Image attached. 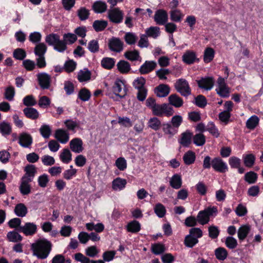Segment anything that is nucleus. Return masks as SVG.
Returning a JSON list of instances; mask_svg holds the SVG:
<instances>
[{
  "mask_svg": "<svg viewBox=\"0 0 263 263\" xmlns=\"http://www.w3.org/2000/svg\"><path fill=\"white\" fill-rule=\"evenodd\" d=\"M51 243L45 239H39L31 245L33 254L38 258L44 259L49 255L51 250Z\"/></svg>",
  "mask_w": 263,
  "mask_h": 263,
  "instance_id": "nucleus-1",
  "label": "nucleus"
},
{
  "mask_svg": "<svg viewBox=\"0 0 263 263\" xmlns=\"http://www.w3.org/2000/svg\"><path fill=\"white\" fill-rule=\"evenodd\" d=\"M217 213V209L215 206L208 207L204 210L200 211L197 216V220L198 222L204 225L209 222L210 221V217L211 216H215Z\"/></svg>",
  "mask_w": 263,
  "mask_h": 263,
  "instance_id": "nucleus-2",
  "label": "nucleus"
},
{
  "mask_svg": "<svg viewBox=\"0 0 263 263\" xmlns=\"http://www.w3.org/2000/svg\"><path fill=\"white\" fill-rule=\"evenodd\" d=\"M46 51L47 46L44 43H38L34 47V53L38 57L36 59V65L39 68H43L46 65L44 57Z\"/></svg>",
  "mask_w": 263,
  "mask_h": 263,
  "instance_id": "nucleus-3",
  "label": "nucleus"
},
{
  "mask_svg": "<svg viewBox=\"0 0 263 263\" xmlns=\"http://www.w3.org/2000/svg\"><path fill=\"white\" fill-rule=\"evenodd\" d=\"M107 13L109 20L114 23H120L123 19V13L118 8L109 9Z\"/></svg>",
  "mask_w": 263,
  "mask_h": 263,
  "instance_id": "nucleus-4",
  "label": "nucleus"
},
{
  "mask_svg": "<svg viewBox=\"0 0 263 263\" xmlns=\"http://www.w3.org/2000/svg\"><path fill=\"white\" fill-rule=\"evenodd\" d=\"M176 90L183 96H187L191 94V89L187 82L183 79H179L175 83Z\"/></svg>",
  "mask_w": 263,
  "mask_h": 263,
  "instance_id": "nucleus-5",
  "label": "nucleus"
},
{
  "mask_svg": "<svg viewBox=\"0 0 263 263\" xmlns=\"http://www.w3.org/2000/svg\"><path fill=\"white\" fill-rule=\"evenodd\" d=\"M112 90L114 93L121 98H124L127 93V89L123 81L119 79L115 81Z\"/></svg>",
  "mask_w": 263,
  "mask_h": 263,
  "instance_id": "nucleus-6",
  "label": "nucleus"
},
{
  "mask_svg": "<svg viewBox=\"0 0 263 263\" xmlns=\"http://www.w3.org/2000/svg\"><path fill=\"white\" fill-rule=\"evenodd\" d=\"M108 47L111 51L120 52L123 49V42L119 38L112 37L108 41Z\"/></svg>",
  "mask_w": 263,
  "mask_h": 263,
  "instance_id": "nucleus-7",
  "label": "nucleus"
},
{
  "mask_svg": "<svg viewBox=\"0 0 263 263\" xmlns=\"http://www.w3.org/2000/svg\"><path fill=\"white\" fill-rule=\"evenodd\" d=\"M36 225L32 222H26L24 226L17 228V231L23 233L26 236L33 235L36 232Z\"/></svg>",
  "mask_w": 263,
  "mask_h": 263,
  "instance_id": "nucleus-8",
  "label": "nucleus"
},
{
  "mask_svg": "<svg viewBox=\"0 0 263 263\" xmlns=\"http://www.w3.org/2000/svg\"><path fill=\"white\" fill-rule=\"evenodd\" d=\"M211 164L212 166L216 171L220 173H224L228 171L227 165L219 157L214 158L212 160Z\"/></svg>",
  "mask_w": 263,
  "mask_h": 263,
  "instance_id": "nucleus-9",
  "label": "nucleus"
},
{
  "mask_svg": "<svg viewBox=\"0 0 263 263\" xmlns=\"http://www.w3.org/2000/svg\"><path fill=\"white\" fill-rule=\"evenodd\" d=\"M39 83L41 87L44 89L50 87L51 78L46 73H40L37 75Z\"/></svg>",
  "mask_w": 263,
  "mask_h": 263,
  "instance_id": "nucleus-10",
  "label": "nucleus"
},
{
  "mask_svg": "<svg viewBox=\"0 0 263 263\" xmlns=\"http://www.w3.org/2000/svg\"><path fill=\"white\" fill-rule=\"evenodd\" d=\"M168 20L167 12L162 9L157 10L154 15V20L158 25H164Z\"/></svg>",
  "mask_w": 263,
  "mask_h": 263,
  "instance_id": "nucleus-11",
  "label": "nucleus"
},
{
  "mask_svg": "<svg viewBox=\"0 0 263 263\" xmlns=\"http://www.w3.org/2000/svg\"><path fill=\"white\" fill-rule=\"evenodd\" d=\"M197 83L199 87L210 90L213 87L214 81L213 78L207 77L197 81Z\"/></svg>",
  "mask_w": 263,
  "mask_h": 263,
  "instance_id": "nucleus-12",
  "label": "nucleus"
},
{
  "mask_svg": "<svg viewBox=\"0 0 263 263\" xmlns=\"http://www.w3.org/2000/svg\"><path fill=\"white\" fill-rule=\"evenodd\" d=\"M19 144L24 147H29L32 143V138L30 135L22 133L19 136Z\"/></svg>",
  "mask_w": 263,
  "mask_h": 263,
  "instance_id": "nucleus-13",
  "label": "nucleus"
},
{
  "mask_svg": "<svg viewBox=\"0 0 263 263\" xmlns=\"http://www.w3.org/2000/svg\"><path fill=\"white\" fill-rule=\"evenodd\" d=\"M32 181L30 179H26L22 177L21 179V183L20 186V191L23 195H28L31 192V185L30 182Z\"/></svg>",
  "mask_w": 263,
  "mask_h": 263,
  "instance_id": "nucleus-14",
  "label": "nucleus"
},
{
  "mask_svg": "<svg viewBox=\"0 0 263 263\" xmlns=\"http://www.w3.org/2000/svg\"><path fill=\"white\" fill-rule=\"evenodd\" d=\"M69 145L71 151L76 153H80L83 149L82 141L79 138H74L71 140Z\"/></svg>",
  "mask_w": 263,
  "mask_h": 263,
  "instance_id": "nucleus-15",
  "label": "nucleus"
},
{
  "mask_svg": "<svg viewBox=\"0 0 263 263\" xmlns=\"http://www.w3.org/2000/svg\"><path fill=\"white\" fill-rule=\"evenodd\" d=\"M170 91V88L167 85L162 84L158 85L155 89V93L159 97L167 96Z\"/></svg>",
  "mask_w": 263,
  "mask_h": 263,
  "instance_id": "nucleus-16",
  "label": "nucleus"
},
{
  "mask_svg": "<svg viewBox=\"0 0 263 263\" xmlns=\"http://www.w3.org/2000/svg\"><path fill=\"white\" fill-rule=\"evenodd\" d=\"M157 64L154 61H146L140 68L139 72L141 74H146L155 68Z\"/></svg>",
  "mask_w": 263,
  "mask_h": 263,
  "instance_id": "nucleus-17",
  "label": "nucleus"
},
{
  "mask_svg": "<svg viewBox=\"0 0 263 263\" xmlns=\"http://www.w3.org/2000/svg\"><path fill=\"white\" fill-rule=\"evenodd\" d=\"M198 59L196 57V53L192 50H187L182 55L183 61L187 64L194 63Z\"/></svg>",
  "mask_w": 263,
  "mask_h": 263,
  "instance_id": "nucleus-18",
  "label": "nucleus"
},
{
  "mask_svg": "<svg viewBox=\"0 0 263 263\" xmlns=\"http://www.w3.org/2000/svg\"><path fill=\"white\" fill-rule=\"evenodd\" d=\"M192 138L193 134L189 130H186L181 134L179 142L183 146L187 147L191 143Z\"/></svg>",
  "mask_w": 263,
  "mask_h": 263,
  "instance_id": "nucleus-19",
  "label": "nucleus"
},
{
  "mask_svg": "<svg viewBox=\"0 0 263 263\" xmlns=\"http://www.w3.org/2000/svg\"><path fill=\"white\" fill-rule=\"evenodd\" d=\"M55 138L61 143H66L69 140L68 133L62 129L56 130Z\"/></svg>",
  "mask_w": 263,
  "mask_h": 263,
  "instance_id": "nucleus-20",
  "label": "nucleus"
},
{
  "mask_svg": "<svg viewBox=\"0 0 263 263\" xmlns=\"http://www.w3.org/2000/svg\"><path fill=\"white\" fill-rule=\"evenodd\" d=\"M127 181L125 179L118 177L112 182V188L114 190H121L125 187Z\"/></svg>",
  "mask_w": 263,
  "mask_h": 263,
  "instance_id": "nucleus-21",
  "label": "nucleus"
},
{
  "mask_svg": "<svg viewBox=\"0 0 263 263\" xmlns=\"http://www.w3.org/2000/svg\"><path fill=\"white\" fill-rule=\"evenodd\" d=\"M92 8L96 13H102L107 10V5L100 1H96L92 5Z\"/></svg>",
  "mask_w": 263,
  "mask_h": 263,
  "instance_id": "nucleus-22",
  "label": "nucleus"
},
{
  "mask_svg": "<svg viewBox=\"0 0 263 263\" xmlns=\"http://www.w3.org/2000/svg\"><path fill=\"white\" fill-rule=\"evenodd\" d=\"M25 115L28 118L35 120L39 118V114L37 110L32 107H26L23 110Z\"/></svg>",
  "mask_w": 263,
  "mask_h": 263,
  "instance_id": "nucleus-23",
  "label": "nucleus"
},
{
  "mask_svg": "<svg viewBox=\"0 0 263 263\" xmlns=\"http://www.w3.org/2000/svg\"><path fill=\"white\" fill-rule=\"evenodd\" d=\"M195 153L191 151L186 152L183 156V161L186 165L193 164L195 162Z\"/></svg>",
  "mask_w": 263,
  "mask_h": 263,
  "instance_id": "nucleus-24",
  "label": "nucleus"
},
{
  "mask_svg": "<svg viewBox=\"0 0 263 263\" xmlns=\"http://www.w3.org/2000/svg\"><path fill=\"white\" fill-rule=\"evenodd\" d=\"M170 185L174 189H179L182 185V180L178 174L172 176L170 181Z\"/></svg>",
  "mask_w": 263,
  "mask_h": 263,
  "instance_id": "nucleus-25",
  "label": "nucleus"
},
{
  "mask_svg": "<svg viewBox=\"0 0 263 263\" xmlns=\"http://www.w3.org/2000/svg\"><path fill=\"white\" fill-rule=\"evenodd\" d=\"M26 174L23 177L24 178H26L28 179H30V180L32 181L35 174L36 172V167L33 165H28L25 167Z\"/></svg>",
  "mask_w": 263,
  "mask_h": 263,
  "instance_id": "nucleus-26",
  "label": "nucleus"
},
{
  "mask_svg": "<svg viewBox=\"0 0 263 263\" xmlns=\"http://www.w3.org/2000/svg\"><path fill=\"white\" fill-rule=\"evenodd\" d=\"M27 212V207L24 204L22 203L16 204L14 209V212L15 214L21 217L25 216Z\"/></svg>",
  "mask_w": 263,
  "mask_h": 263,
  "instance_id": "nucleus-27",
  "label": "nucleus"
},
{
  "mask_svg": "<svg viewBox=\"0 0 263 263\" xmlns=\"http://www.w3.org/2000/svg\"><path fill=\"white\" fill-rule=\"evenodd\" d=\"M168 100L170 103L176 107H180L183 105L182 99L176 94L170 96Z\"/></svg>",
  "mask_w": 263,
  "mask_h": 263,
  "instance_id": "nucleus-28",
  "label": "nucleus"
},
{
  "mask_svg": "<svg viewBox=\"0 0 263 263\" xmlns=\"http://www.w3.org/2000/svg\"><path fill=\"white\" fill-rule=\"evenodd\" d=\"M118 69L122 73H126L130 70L129 63L125 61L121 60L117 65Z\"/></svg>",
  "mask_w": 263,
  "mask_h": 263,
  "instance_id": "nucleus-29",
  "label": "nucleus"
},
{
  "mask_svg": "<svg viewBox=\"0 0 263 263\" xmlns=\"http://www.w3.org/2000/svg\"><path fill=\"white\" fill-rule=\"evenodd\" d=\"M250 227L249 225L241 226L238 230V237L240 240H243L247 237L250 231Z\"/></svg>",
  "mask_w": 263,
  "mask_h": 263,
  "instance_id": "nucleus-30",
  "label": "nucleus"
},
{
  "mask_svg": "<svg viewBox=\"0 0 263 263\" xmlns=\"http://www.w3.org/2000/svg\"><path fill=\"white\" fill-rule=\"evenodd\" d=\"M108 22L104 20H96L93 23L92 26L97 32L103 30L107 26Z\"/></svg>",
  "mask_w": 263,
  "mask_h": 263,
  "instance_id": "nucleus-31",
  "label": "nucleus"
},
{
  "mask_svg": "<svg viewBox=\"0 0 263 263\" xmlns=\"http://www.w3.org/2000/svg\"><path fill=\"white\" fill-rule=\"evenodd\" d=\"M163 130L165 134L168 135L171 138L177 133V130L172 126L171 124L165 123L163 124Z\"/></svg>",
  "mask_w": 263,
  "mask_h": 263,
  "instance_id": "nucleus-32",
  "label": "nucleus"
},
{
  "mask_svg": "<svg viewBox=\"0 0 263 263\" xmlns=\"http://www.w3.org/2000/svg\"><path fill=\"white\" fill-rule=\"evenodd\" d=\"M7 237L9 241L14 242L20 241L23 239L21 235L15 231L8 232L7 235Z\"/></svg>",
  "mask_w": 263,
  "mask_h": 263,
  "instance_id": "nucleus-33",
  "label": "nucleus"
},
{
  "mask_svg": "<svg viewBox=\"0 0 263 263\" xmlns=\"http://www.w3.org/2000/svg\"><path fill=\"white\" fill-rule=\"evenodd\" d=\"M198 242L197 238L192 236L190 234L185 236L184 243L185 246L189 248H193L196 244Z\"/></svg>",
  "mask_w": 263,
  "mask_h": 263,
  "instance_id": "nucleus-34",
  "label": "nucleus"
},
{
  "mask_svg": "<svg viewBox=\"0 0 263 263\" xmlns=\"http://www.w3.org/2000/svg\"><path fill=\"white\" fill-rule=\"evenodd\" d=\"M155 214L160 218L163 217L166 214V209L165 206L161 203H157L154 208Z\"/></svg>",
  "mask_w": 263,
  "mask_h": 263,
  "instance_id": "nucleus-35",
  "label": "nucleus"
},
{
  "mask_svg": "<svg viewBox=\"0 0 263 263\" xmlns=\"http://www.w3.org/2000/svg\"><path fill=\"white\" fill-rule=\"evenodd\" d=\"M61 161L65 163H68L71 160V154L67 148H64L60 155Z\"/></svg>",
  "mask_w": 263,
  "mask_h": 263,
  "instance_id": "nucleus-36",
  "label": "nucleus"
},
{
  "mask_svg": "<svg viewBox=\"0 0 263 263\" xmlns=\"http://www.w3.org/2000/svg\"><path fill=\"white\" fill-rule=\"evenodd\" d=\"M259 118L256 116H253L250 117L246 122V126L250 129H254L258 124Z\"/></svg>",
  "mask_w": 263,
  "mask_h": 263,
  "instance_id": "nucleus-37",
  "label": "nucleus"
},
{
  "mask_svg": "<svg viewBox=\"0 0 263 263\" xmlns=\"http://www.w3.org/2000/svg\"><path fill=\"white\" fill-rule=\"evenodd\" d=\"M161 121L156 117L151 118L148 122V126L152 129L157 130L161 127Z\"/></svg>",
  "mask_w": 263,
  "mask_h": 263,
  "instance_id": "nucleus-38",
  "label": "nucleus"
},
{
  "mask_svg": "<svg viewBox=\"0 0 263 263\" xmlns=\"http://www.w3.org/2000/svg\"><path fill=\"white\" fill-rule=\"evenodd\" d=\"M115 64L114 59L111 58H104L102 60L101 65L105 69H110L113 68Z\"/></svg>",
  "mask_w": 263,
  "mask_h": 263,
  "instance_id": "nucleus-39",
  "label": "nucleus"
},
{
  "mask_svg": "<svg viewBox=\"0 0 263 263\" xmlns=\"http://www.w3.org/2000/svg\"><path fill=\"white\" fill-rule=\"evenodd\" d=\"M89 10L85 7H81L77 11V15L81 21L87 20L89 16Z\"/></svg>",
  "mask_w": 263,
  "mask_h": 263,
  "instance_id": "nucleus-40",
  "label": "nucleus"
},
{
  "mask_svg": "<svg viewBox=\"0 0 263 263\" xmlns=\"http://www.w3.org/2000/svg\"><path fill=\"white\" fill-rule=\"evenodd\" d=\"M147 36L156 38L160 34V29L158 27H151L145 30Z\"/></svg>",
  "mask_w": 263,
  "mask_h": 263,
  "instance_id": "nucleus-41",
  "label": "nucleus"
},
{
  "mask_svg": "<svg viewBox=\"0 0 263 263\" xmlns=\"http://www.w3.org/2000/svg\"><path fill=\"white\" fill-rule=\"evenodd\" d=\"M127 228L128 231L137 233L140 230V224L138 221L134 220L127 224Z\"/></svg>",
  "mask_w": 263,
  "mask_h": 263,
  "instance_id": "nucleus-42",
  "label": "nucleus"
},
{
  "mask_svg": "<svg viewBox=\"0 0 263 263\" xmlns=\"http://www.w3.org/2000/svg\"><path fill=\"white\" fill-rule=\"evenodd\" d=\"M91 73L88 70H81L78 74L80 82L87 81L90 79Z\"/></svg>",
  "mask_w": 263,
  "mask_h": 263,
  "instance_id": "nucleus-43",
  "label": "nucleus"
},
{
  "mask_svg": "<svg viewBox=\"0 0 263 263\" xmlns=\"http://www.w3.org/2000/svg\"><path fill=\"white\" fill-rule=\"evenodd\" d=\"M193 142L197 146H202L205 143V137L202 134H197L193 136Z\"/></svg>",
  "mask_w": 263,
  "mask_h": 263,
  "instance_id": "nucleus-44",
  "label": "nucleus"
},
{
  "mask_svg": "<svg viewBox=\"0 0 263 263\" xmlns=\"http://www.w3.org/2000/svg\"><path fill=\"white\" fill-rule=\"evenodd\" d=\"M60 40V36L51 33L46 36L45 41L49 45L53 46Z\"/></svg>",
  "mask_w": 263,
  "mask_h": 263,
  "instance_id": "nucleus-45",
  "label": "nucleus"
},
{
  "mask_svg": "<svg viewBox=\"0 0 263 263\" xmlns=\"http://www.w3.org/2000/svg\"><path fill=\"white\" fill-rule=\"evenodd\" d=\"M146 80L142 77H140L135 79L133 82V86L137 89H140L145 88L144 85L145 84Z\"/></svg>",
  "mask_w": 263,
  "mask_h": 263,
  "instance_id": "nucleus-46",
  "label": "nucleus"
},
{
  "mask_svg": "<svg viewBox=\"0 0 263 263\" xmlns=\"http://www.w3.org/2000/svg\"><path fill=\"white\" fill-rule=\"evenodd\" d=\"M243 160L245 165L247 167H251L254 164L255 156L252 154L246 155L243 157Z\"/></svg>",
  "mask_w": 263,
  "mask_h": 263,
  "instance_id": "nucleus-47",
  "label": "nucleus"
},
{
  "mask_svg": "<svg viewBox=\"0 0 263 263\" xmlns=\"http://www.w3.org/2000/svg\"><path fill=\"white\" fill-rule=\"evenodd\" d=\"M215 255L218 259L222 260L226 258L228 253L224 248L220 247L215 250Z\"/></svg>",
  "mask_w": 263,
  "mask_h": 263,
  "instance_id": "nucleus-48",
  "label": "nucleus"
},
{
  "mask_svg": "<svg viewBox=\"0 0 263 263\" xmlns=\"http://www.w3.org/2000/svg\"><path fill=\"white\" fill-rule=\"evenodd\" d=\"M91 96L90 92L85 88L81 89L78 94L79 98L83 101H88Z\"/></svg>",
  "mask_w": 263,
  "mask_h": 263,
  "instance_id": "nucleus-49",
  "label": "nucleus"
},
{
  "mask_svg": "<svg viewBox=\"0 0 263 263\" xmlns=\"http://www.w3.org/2000/svg\"><path fill=\"white\" fill-rule=\"evenodd\" d=\"M214 51L211 48H207L204 53V61L205 63L210 62L214 58Z\"/></svg>",
  "mask_w": 263,
  "mask_h": 263,
  "instance_id": "nucleus-50",
  "label": "nucleus"
},
{
  "mask_svg": "<svg viewBox=\"0 0 263 263\" xmlns=\"http://www.w3.org/2000/svg\"><path fill=\"white\" fill-rule=\"evenodd\" d=\"M124 56L126 59L132 61L138 60L140 57L139 52L136 50L125 52Z\"/></svg>",
  "mask_w": 263,
  "mask_h": 263,
  "instance_id": "nucleus-51",
  "label": "nucleus"
},
{
  "mask_svg": "<svg viewBox=\"0 0 263 263\" xmlns=\"http://www.w3.org/2000/svg\"><path fill=\"white\" fill-rule=\"evenodd\" d=\"M257 179V175L254 172H249L245 174V179L250 184L254 183Z\"/></svg>",
  "mask_w": 263,
  "mask_h": 263,
  "instance_id": "nucleus-52",
  "label": "nucleus"
},
{
  "mask_svg": "<svg viewBox=\"0 0 263 263\" xmlns=\"http://www.w3.org/2000/svg\"><path fill=\"white\" fill-rule=\"evenodd\" d=\"M15 95V90L13 87L10 86L6 88L4 93L5 98L8 101H12Z\"/></svg>",
  "mask_w": 263,
  "mask_h": 263,
  "instance_id": "nucleus-53",
  "label": "nucleus"
},
{
  "mask_svg": "<svg viewBox=\"0 0 263 263\" xmlns=\"http://www.w3.org/2000/svg\"><path fill=\"white\" fill-rule=\"evenodd\" d=\"M124 39L127 44L133 45L135 44L137 40V36L132 32H127L124 36Z\"/></svg>",
  "mask_w": 263,
  "mask_h": 263,
  "instance_id": "nucleus-54",
  "label": "nucleus"
},
{
  "mask_svg": "<svg viewBox=\"0 0 263 263\" xmlns=\"http://www.w3.org/2000/svg\"><path fill=\"white\" fill-rule=\"evenodd\" d=\"M183 16L181 12L178 10H172L170 12L171 19L174 22L181 21Z\"/></svg>",
  "mask_w": 263,
  "mask_h": 263,
  "instance_id": "nucleus-55",
  "label": "nucleus"
},
{
  "mask_svg": "<svg viewBox=\"0 0 263 263\" xmlns=\"http://www.w3.org/2000/svg\"><path fill=\"white\" fill-rule=\"evenodd\" d=\"M0 132L3 135H9L11 132V127L10 124L5 122L0 123Z\"/></svg>",
  "mask_w": 263,
  "mask_h": 263,
  "instance_id": "nucleus-56",
  "label": "nucleus"
},
{
  "mask_svg": "<svg viewBox=\"0 0 263 263\" xmlns=\"http://www.w3.org/2000/svg\"><path fill=\"white\" fill-rule=\"evenodd\" d=\"M40 132L44 138L47 139L51 135V130L49 125H43L41 127Z\"/></svg>",
  "mask_w": 263,
  "mask_h": 263,
  "instance_id": "nucleus-57",
  "label": "nucleus"
},
{
  "mask_svg": "<svg viewBox=\"0 0 263 263\" xmlns=\"http://www.w3.org/2000/svg\"><path fill=\"white\" fill-rule=\"evenodd\" d=\"M88 49L91 52H97L99 49L98 41L96 40L90 41L88 44Z\"/></svg>",
  "mask_w": 263,
  "mask_h": 263,
  "instance_id": "nucleus-58",
  "label": "nucleus"
},
{
  "mask_svg": "<svg viewBox=\"0 0 263 263\" xmlns=\"http://www.w3.org/2000/svg\"><path fill=\"white\" fill-rule=\"evenodd\" d=\"M53 46L55 50L60 52L64 51L67 48L65 42L60 39Z\"/></svg>",
  "mask_w": 263,
  "mask_h": 263,
  "instance_id": "nucleus-59",
  "label": "nucleus"
},
{
  "mask_svg": "<svg viewBox=\"0 0 263 263\" xmlns=\"http://www.w3.org/2000/svg\"><path fill=\"white\" fill-rule=\"evenodd\" d=\"M229 163L233 168H236L241 166V160L236 157H231L229 158Z\"/></svg>",
  "mask_w": 263,
  "mask_h": 263,
  "instance_id": "nucleus-60",
  "label": "nucleus"
},
{
  "mask_svg": "<svg viewBox=\"0 0 263 263\" xmlns=\"http://www.w3.org/2000/svg\"><path fill=\"white\" fill-rule=\"evenodd\" d=\"M26 56L25 51L21 48H17L13 52V57L17 60H22Z\"/></svg>",
  "mask_w": 263,
  "mask_h": 263,
  "instance_id": "nucleus-61",
  "label": "nucleus"
},
{
  "mask_svg": "<svg viewBox=\"0 0 263 263\" xmlns=\"http://www.w3.org/2000/svg\"><path fill=\"white\" fill-rule=\"evenodd\" d=\"M209 236L212 239L216 238L219 234V231L217 227L212 226L209 227Z\"/></svg>",
  "mask_w": 263,
  "mask_h": 263,
  "instance_id": "nucleus-62",
  "label": "nucleus"
},
{
  "mask_svg": "<svg viewBox=\"0 0 263 263\" xmlns=\"http://www.w3.org/2000/svg\"><path fill=\"white\" fill-rule=\"evenodd\" d=\"M152 251L155 254H160L164 252V246L160 243L154 244L152 246Z\"/></svg>",
  "mask_w": 263,
  "mask_h": 263,
  "instance_id": "nucleus-63",
  "label": "nucleus"
},
{
  "mask_svg": "<svg viewBox=\"0 0 263 263\" xmlns=\"http://www.w3.org/2000/svg\"><path fill=\"white\" fill-rule=\"evenodd\" d=\"M116 165L120 171H124L127 167L126 161L124 158L120 157L116 160Z\"/></svg>",
  "mask_w": 263,
  "mask_h": 263,
  "instance_id": "nucleus-64",
  "label": "nucleus"
}]
</instances>
